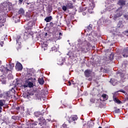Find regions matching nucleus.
I'll list each match as a JSON object with an SVG mask.
<instances>
[{"label": "nucleus", "mask_w": 128, "mask_h": 128, "mask_svg": "<svg viewBox=\"0 0 128 128\" xmlns=\"http://www.w3.org/2000/svg\"><path fill=\"white\" fill-rule=\"evenodd\" d=\"M111 56H112V55H111Z\"/></svg>", "instance_id": "3c124183"}, {"label": "nucleus", "mask_w": 128, "mask_h": 128, "mask_svg": "<svg viewBox=\"0 0 128 128\" xmlns=\"http://www.w3.org/2000/svg\"><path fill=\"white\" fill-rule=\"evenodd\" d=\"M52 50L53 52H56L57 50H58V47H56V46H53L52 48Z\"/></svg>", "instance_id": "4be33fe9"}, {"label": "nucleus", "mask_w": 128, "mask_h": 128, "mask_svg": "<svg viewBox=\"0 0 128 128\" xmlns=\"http://www.w3.org/2000/svg\"><path fill=\"white\" fill-rule=\"evenodd\" d=\"M6 38H4V37H2V38L0 40V45L1 46H2V44H4V40Z\"/></svg>", "instance_id": "412c9836"}, {"label": "nucleus", "mask_w": 128, "mask_h": 128, "mask_svg": "<svg viewBox=\"0 0 128 128\" xmlns=\"http://www.w3.org/2000/svg\"><path fill=\"white\" fill-rule=\"evenodd\" d=\"M67 120L69 122H74V120H78V116L74 115L70 117H68Z\"/></svg>", "instance_id": "20e7f679"}, {"label": "nucleus", "mask_w": 128, "mask_h": 128, "mask_svg": "<svg viewBox=\"0 0 128 128\" xmlns=\"http://www.w3.org/2000/svg\"><path fill=\"white\" fill-rule=\"evenodd\" d=\"M4 104H6V100H0V112H2V106H4Z\"/></svg>", "instance_id": "0eeeda50"}, {"label": "nucleus", "mask_w": 128, "mask_h": 128, "mask_svg": "<svg viewBox=\"0 0 128 128\" xmlns=\"http://www.w3.org/2000/svg\"><path fill=\"white\" fill-rule=\"evenodd\" d=\"M45 36H48V33H46V34H45Z\"/></svg>", "instance_id": "c9c22d12"}, {"label": "nucleus", "mask_w": 128, "mask_h": 128, "mask_svg": "<svg viewBox=\"0 0 128 128\" xmlns=\"http://www.w3.org/2000/svg\"><path fill=\"white\" fill-rule=\"evenodd\" d=\"M122 56L124 58L128 57V50H124V52L122 54Z\"/></svg>", "instance_id": "9b49d317"}, {"label": "nucleus", "mask_w": 128, "mask_h": 128, "mask_svg": "<svg viewBox=\"0 0 128 128\" xmlns=\"http://www.w3.org/2000/svg\"><path fill=\"white\" fill-rule=\"evenodd\" d=\"M44 50H46V48H44Z\"/></svg>", "instance_id": "a18cd8bd"}, {"label": "nucleus", "mask_w": 128, "mask_h": 128, "mask_svg": "<svg viewBox=\"0 0 128 128\" xmlns=\"http://www.w3.org/2000/svg\"><path fill=\"white\" fill-rule=\"evenodd\" d=\"M62 126H63V128H66V124H63Z\"/></svg>", "instance_id": "2f4dec72"}, {"label": "nucleus", "mask_w": 128, "mask_h": 128, "mask_svg": "<svg viewBox=\"0 0 128 128\" xmlns=\"http://www.w3.org/2000/svg\"><path fill=\"white\" fill-rule=\"evenodd\" d=\"M16 68L17 70H22V65L20 62H17Z\"/></svg>", "instance_id": "423d86ee"}, {"label": "nucleus", "mask_w": 128, "mask_h": 128, "mask_svg": "<svg viewBox=\"0 0 128 128\" xmlns=\"http://www.w3.org/2000/svg\"><path fill=\"white\" fill-rule=\"evenodd\" d=\"M90 74H92V71L90 70H86L84 72V74L87 78H88V76H90Z\"/></svg>", "instance_id": "9d476101"}, {"label": "nucleus", "mask_w": 128, "mask_h": 128, "mask_svg": "<svg viewBox=\"0 0 128 128\" xmlns=\"http://www.w3.org/2000/svg\"><path fill=\"white\" fill-rule=\"evenodd\" d=\"M110 82H112V80H110Z\"/></svg>", "instance_id": "09e8293b"}, {"label": "nucleus", "mask_w": 128, "mask_h": 128, "mask_svg": "<svg viewBox=\"0 0 128 128\" xmlns=\"http://www.w3.org/2000/svg\"><path fill=\"white\" fill-rule=\"evenodd\" d=\"M2 64V61L0 60V66Z\"/></svg>", "instance_id": "a19ab883"}, {"label": "nucleus", "mask_w": 128, "mask_h": 128, "mask_svg": "<svg viewBox=\"0 0 128 128\" xmlns=\"http://www.w3.org/2000/svg\"><path fill=\"white\" fill-rule=\"evenodd\" d=\"M18 14H24V9H20L18 11Z\"/></svg>", "instance_id": "5701e85b"}, {"label": "nucleus", "mask_w": 128, "mask_h": 128, "mask_svg": "<svg viewBox=\"0 0 128 128\" xmlns=\"http://www.w3.org/2000/svg\"><path fill=\"white\" fill-rule=\"evenodd\" d=\"M34 114L36 116H38V112H36L34 113Z\"/></svg>", "instance_id": "c756f323"}, {"label": "nucleus", "mask_w": 128, "mask_h": 128, "mask_svg": "<svg viewBox=\"0 0 128 128\" xmlns=\"http://www.w3.org/2000/svg\"><path fill=\"white\" fill-rule=\"evenodd\" d=\"M102 97L104 98V100H106L108 98V96L106 94H104L102 96Z\"/></svg>", "instance_id": "a211bd4d"}, {"label": "nucleus", "mask_w": 128, "mask_h": 128, "mask_svg": "<svg viewBox=\"0 0 128 128\" xmlns=\"http://www.w3.org/2000/svg\"><path fill=\"white\" fill-rule=\"evenodd\" d=\"M22 0H19L20 3L22 4Z\"/></svg>", "instance_id": "473e14b6"}, {"label": "nucleus", "mask_w": 128, "mask_h": 128, "mask_svg": "<svg viewBox=\"0 0 128 128\" xmlns=\"http://www.w3.org/2000/svg\"><path fill=\"white\" fill-rule=\"evenodd\" d=\"M16 42H17V44H18V39L16 40Z\"/></svg>", "instance_id": "f704fd0d"}, {"label": "nucleus", "mask_w": 128, "mask_h": 128, "mask_svg": "<svg viewBox=\"0 0 128 128\" xmlns=\"http://www.w3.org/2000/svg\"><path fill=\"white\" fill-rule=\"evenodd\" d=\"M18 40H20V36H18Z\"/></svg>", "instance_id": "72a5a7b5"}, {"label": "nucleus", "mask_w": 128, "mask_h": 128, "mask_svg": "<svg viewBox=\"0 0 128 128\" xmlns=\"http://www.w3.org/2000/svg\"><path fill=\"white\" fill-rule=\"evenodd\" d=\"M92 48H96V46H93Z\"/></svg>", "instance_id": "ea45409f"}, {"label": "nucleus", "mask_w": 128, "mask_h": 128, "mask_svg": "<svg viewBox=\"0 0 128 128\" xmlns=\"http://www.w3.org/2000/svg\"><path fill=\"white\" fill-rule=\"evenodd\" d=\"M26 34V33H25V34Z\"/></svg>", "instance_id": "864d4df0"}, {"label": "nucleus", "mask_w": 128, "mask_h": 128, "mask_svg": "<svg viewBox=\"0 0 128 128\" xmlns=\"http://www.w3.org/2000/svg\"><path fill=\"white\" fill-rule=\"evenodd\" d=\"M10 78H12V76Z\"/></svg>", "instance_id": "49530a36"}, {"label": "nucleus", "mask_w": 128, "mask_h": 128, "mask_svg": "<svg viewBox=\"0 0 128 128\" xmlns=\"http://www.w3.org/2000/svg\"><path fill=\"white\" fill-rule=\"evenodd\" d=\"M98 128H102V127H99Z\"/></svg>", "instance_id": "603ef678"}, {"label": "nucleus", "mask_w": 128, "mask_h": 128, "mask_svg": "<svg viewBox=\"0 0 128 128\" xmlns=\"http://www.w3.org/2000/svg\"><path fill=\"white\" fill-rule=\"evenodd\" d=\"M1 82L3 84H6V78L1 79Z\"/></svg>", "instance_id": "b1692460"}, {"label": "nucleus", "mask_w": 128, "mask_h": 128, "mask_svg": "<svg viewBox=\"0 0 128 128\" xmlns=\"http://www.w3.org/2000/svg\"><path fill=\"white\" fill-rule=\"evenodd\" d=\"M94 4H90V6L88 7V12H90V14H92V10H94Z\"/></svg>", "instance_id": "6e6552de"}, {"label": "nucleus", "mask_w": 128, "mask_h": 128, "mask_svg": "<svg viewBox=\"0 0 128 128\" xmlns=\"http://www.w3.org/2000/svg\"><path fill=\"white\" fill-rule=\"evenodd\" d=\"M4 22H6V18H4V16H0V28L4 26Z\"/></svg>", "instance_id": "39448f33"}, {"label": "nucleus", "mask_w": 128, "mask_h": 128, "mask_svg": "<svg viewBox=\"0 0 128 128\" xmlns=\"http://www.w3.org/2000/svg\"><path fill=\"white\" fill-rule=\"evenodd\" d=\"M67 56H68L69 58H71L72 56H74V54H72V52H70L67 54Z\"/></svg>", "instance_id": "393cba45"}, {"label": "nucleus", "mask_w": 128, "mask_h": 128, "mask_svg": "<svg viewBox=\"0 0 128 128\" xmlns=\"http://www.w3.org/2000/svg\"><path fill=\"white\" fill-rule=\"evenodd\" d=\"M62 8L63 10H64V12H66V10H68V6H62Z\"/></svg>", "instance_id": "bb28decb"}, {"label": "nucleus", "mask_w": 128, "mask_h": 128, "mask_svg": "<svg viewBox=\"0 0 128 128\" xmlns=\"http://www.w3.org/2000/svg\"><path fill=\"white\" fill-rule=\"evenodd\" d=\"M113 98H114V102H117V104H120V100H118V98H116V96H113Z\"/></svg>", "instance_id": "f3484780"}, {"label": "nucleus", "mask_w": 128, "mask_h": 128, "mask_svg": "<svg viewBox=\"0 0 128 128\" xmlns=\"http://www.w3.org/2000/svg\"><path fill=\"white\" fill-rule=\"evenodd\" d=\"M36 100H40V96L39 94L36 95Z\"/></svg>", "instance_id": "a878e982"}, {"label": "nucleus", "mask_w": 128, "mask_h": 128, "mask_svg": "<svg viewBox=\"0 0 128 128\" xmlns=\"http://www.w3.org/2000/svg\"><path fill=\"white\" fill-rule=\"evenodd\" d=\"M32 76H28L25 82V84H24V88H34V83H32Z\"/></svg>", "instance_id": "7ed1b4c3"}, {"label": "nucleus", "mask_w": 128, "mask_h": 128, "mask_svg": "<svg viewBox=\"0 0 128 128\" xmlns=\"http://www.w3.org/2000/svg\"><path fill=\"white\" fill-rule=\"evenodd\" d=\"M78 52H88L90 44L88 43L86 41L82 42V40H78Z\"/></svg>", "instance_id": "f257e3e1"}, {"label": "nucleus", "mask_w": 128, "mask_h": 128, "mask_svg": "<svg viewBox=\"0 0 128 128\" xmlns=\"http://www.w3.org/2000/svg\"><path fill=\"white\" fill-rule=\"evenodd\" d=\"M38 81L40 84H42L44 82V78H39Z\"/></svg>", "instance_id": "6ab92c4d"}, {"label": "nucleus", "mask_w": 128, "mask_h": 128, "mask_svg": "<svg viewBox=\"0 0 128 128\" xmlns=\"http://www.w3.org/2000/svg\"><path fill=\"white\" fill-rule=\"evenodd\" d=\"M68 84H69V86H70L71 84L70 82H68Z\"/></svg>", "instance_id": "e433bc0d"}, {"label": "nucleus", "mask_w": 128, "mask_h": 128, "mask_svg": "<svg viewBox=\"0 0 128 128\" xmlns=\"http://www.w3.org/2000/svg\"><path fill=\"white\" fill-rule=\"evenodd\" d=\"M52 20V16H50L44 19V20L46 22H50V20Z\"/></svg>", "instance_id": "4468645a"}, {"label": "nucleus", "mask_w": 128, "mask_h": 128, "mask_svg": "<svg viewBox=\"0 0 128 128\" xmlns=\"http://www.w3.org/2000/svg\"><path fill=\"white\" fill-rule=\"evenodd\" d=\"M42 46V48H46L48 46V42H41Z\"/></svg>", "instance_id": "dca6fc26"}, {"label": "nucleus", "mask_w": 128, "mask_h": 128, "mask_svg": "<svg viewBox=\"0 0 128 128\" xmlns=\"http://www.w3.org/2000/svg\"><path fill=\"white\" fill-rule=\"evenodd\" d=\"M84 16H86V13H83Z\"/></svg>", "instance_id": "58836bf2"}, {"label": "nucleus", "mask_w": 128, "mask_h": 128, "mask_svg": "<svg viewBox=\"0 0 128 128\" xmlns=\"http://www.w3.org/2000/svg\"><path fill=\"white\" fill-rule=\"evenodd\" d=\"M39 124L42 126V124H46V120L43 118H42L39 120Z\"/></svg>", "instance_id": "1a4fd4ad"}, {"label": "nucleus", "mask_w": 128, "mask_h": 128, "mask_svg": "<svg viewBox=\"0 0 128 128\" xmlns=\"http://www.w3.org/2000/svg\"><path fill=\"white\" fill-rule=\"evenodd\" d=\"M122 13H118L116 14L114 16V17H113V20H116L118 18H120V16H122Z\"/></svg>", "instance_id": "f8f14e48"}, {"label": "nucleus", "mask_w": 128, "mask_h": 128, "mask_svg": "<svg viewBox=\"0 0 128 128\" xmlns=\"http://www.w3.org/2000/svg\"><path fill=\"white\" fill-rule=\"evenodd\" d=\"M59 34H60V35H61V36H62V33H60V32Z\"/></svg>", "instance_id": "4c0bfd02"}, {"label": "nucleus", "mask_w": 128, "mask_h": 128, "mask_svg": "<svg viewBox=\"0 0 128 128\" xmlns=\"http://www.w3.org/2000/svg\"><path fill=\"white\" fill-rule=\"evenodd\" d=\"M66 6L67 8H72V3H68Z\"/></svg>", "instance_id": "aec40b11"}, {"label": "nucleus", "mask_w": 128, "mask_h": 128, "mask_svg": "<svg viewBox=\"0 0 128 128\" xmlns=\"http://www.w3.org/2000/svg\"><path fill=\"white\" fill-rule=\"evenodd\" d=\"M118 28H122V22H120L118 24Z\"/></svg>", "instance_id": "cd10ccee"}, {"label": "nucleus", "mask_w": 128, "mask_h": 128, "mask_svg": "<svg viewBox=\"0 0 128 128\" xmlns=\"http://www.w3.org/2000/svg\"><path fill=\"white\" fill-rule=\"evenodd\" d=\"M120 112V109H116V110H115V112L118 113V112Z\"/></svg>", "instance_id": "c85d7f7f"}, {"label": "nucleus", "mask_w": 128, "mask_h": 128, "mask_svg": "<svg viewBox=\"0 0 128 128\" xmlns=\"http://www.w3.org/2000/svg\"><path fill=\"white\" fill-rule=\"evenodd\" d=\"M112 84L113 86H116V84H114V83H112Z\"/></svg>", "instance_id": "79ce46f5"}, {"label": "nucleus", "mask_w": 128, "mask_h": 128, "mask_svg": "<svg viewBox=\"0 0 128 128\" xmlns=\"http://www.w3.org/2000/svg\"><path fill=\"white\" fill-rule=\"evenodd\" d=\"M118 4H119V6H124V4H126V2L122 0H120L118 2Z\"/></svg>", "instance_id": "2eb2a0df"}, {"label": "nucleus", "mask_w": 128, "mask_h": 128, "mask_svg": "<svg viewBox=\"0 0 128 128\" xmlns=\"http://www.w3.org/2000/svg\"><path fill=\"white\" fill-rule=\"evenodd\" d=\"M122 92H124V91H122Z\"/></svg>", "instance_id": "8fccbe9b"}, {"label": "nucleus", "mask_w": 128, "mask_h": 128, "mask_svg": "<svg viewBox=\"0 0 128 128\" xmlns=\"http://www.w3.org/2000/svg\"><path fill=\"white\" fill-rule=\"evenodd\" d=\"M14 67V64H10L8 65H6V66H0V70L3 74H7L8 72L12 70Z\"/></svg>", "instance_id": "f03ea898"}, {"label": "nucleus", "mask_w": 128, "mask_h": 128, "mask_svg": "<svg viewBox=\"0 0 128 128\" xmlns=\"http://www.w3.org/2000/svg\"><path fill=\"white\" fill-rule=\"evenodd\" d=\"M89 36V38H90V35H89V36Z\"/></svg>", "instance_id": "de8ad7c7"}, {"label": "nucleus", "mask_w": 128, "mask_h": 128, "mask_svg": "<svg viewBox=\"0 0 128 128\" xmlns=\"http://www.w3.org/2000/svg\"><path fill=\"white\" fill-rule=\"evenodd\" d=\"M126 99L128 100V96L126 97Z\"/></svg>", "instance_id": "37998d69"}, {"label": "nucleus", "mask_w": 128, "mask_h": 128, "mask_svg": "<svg viewBox=\"0 0 128 128\" xmlns=\"http://www.w3.org/2000/svg\"><path fill=\"white\" fill-rule=\"evenodd\" d=\"M13 94L14 93L12 92V90L8 91L6 93V96H7L8 98H10Z\"/></svg>", "instance_id": "ddd939ff"}, {"label": "nucleus", "mask_w": 128, "mask_h": 128, "mask_svg": "<svg viewBox=\"0 0 128 128\" xmlns=\"http://www.w3.org/2000/svg\"><path fill=\"white\" fill-rule=\"evenodd\" d=\"M7 8L6 7H4V8L2 9V11L4 10H4H6Z\"/></svg>", "instance_id": "7c9ffc66"}, {"label": "nucleus", "mask_w": 128, "mask_h": 128, "mask_svg": "<svg viewBox=\"0 0 128 128\" xmlns=\"http://www.w3.org/2000/svg\"><path fill=\"white\" fill-rule=\"evenodd\" d=\"M112 8H112H112H110V10H112Z\"/></svg>", "instance_id": "c03bdc74"}]
</instances>
